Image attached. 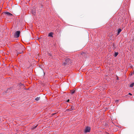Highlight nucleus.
Returning a JSON list of instances; mask_svg holds the SVG:
<instances>
[{
    "instance_id": "nucleus-5",
    "label": "nucleus",
    "mask_w": 134,
    "mask_h": 134,
    "mask_svg": "<svg viewBox=\"0 0 134 134\" xmlns=\"http://www.w3.org/2000/svg\"><path fill=\"white\" fill-rule=\"evenodd\" d=\"M80 55H81V57H82L84 58H85L86 57L87 54L84 52H82L80 53Z\"/></svg>"
},
{
    "instance_id": "nucleus-10",
    "label": "nucleus",
    "mask_w": 134,
    "mask_h": 134,
    "mask_svg": "<svg viewBox=\"0 0 134 134\" xmlns=\"http://www.w3.org/2000/svg\"><path fill=\"white\" fill-rule=\"evenodd\" d=\"M53 32H51L49 33L48 34V36L50 37H53Z\"/></svg>"
},
{
    "instance_id": "nucleus-24",
    "label": "nucleus",
    "mask_w": 134,
    "mask_h": 134,
    "mask_svg": "<svg viewBox=\"0 0 134 134\" xmlns=\"http://www.w3.org/2000/svg\"><path fill=\"white\" fill-rule=\"evenodd\" d=\"M133 74H134V71H133Z\"/></svg>"
},
{
    "instance_id": "nucleus-16",
    "label": "nucleus",
    "mask_w": 134,
    "mask_h": 134,
    "mask_svg": "<svg viewBox=\"0 0 134 134\" xmlns=\"http://www.w3.org/2000/svg\"><path fill=\"white\" fill-rule=\"evenodd\" d=\"M40 97H37V98H35V100H36V101H38V100H40Z\"/></svg>"
},
{
    "instance_id": "nucleus-19",
    "label": "nucleus",
    "mask_w": 134,
    "mask_h": 134,
    "mask_svg": "<svg viewBox=\"0 0 134 134\" xmlns=\"http://www.w3.org/2000/svg\"><path fill=\"white\" fill-rule=\"evenodd\" d=\"M70 100L69 99H68L67 100V102H69V101Z\"/></svg>"
},
{
    "instance_id": "nucleus-13",
    "label": "nucleus",
    "mask_w": 134,
    "mask_h": 134,
    "mask_svg": "<svg viewBox=\"0 0 134 134\" xmlns=\"http://www.w3.org/2000/svg\"><path fill=\"white\" fill-rule=\"evenodd\" d=\"M37 125H36V126H34V127H32V128H31V129L32 130H34L35 128H36V127H37Z\"/></svg>"
},
{
    "instance_id": "nucleus-9",
    "label": "nucleus",
    "mask_w": 134,
    "mask_h": 134,
    "mask_svg": "<svg viewBox=\"0 0 134 134\" xmlns=\"http://www.w3.org/2000/svg\"><path fill=\"white\" fill-rule=\"evenodd\" d=\"M122 31V30L121 29H119L118 30V32L117 33V35H119L120 32Z\"/></svg>"
},
{
    "instance_id": "nucleus-12",
    "label": "nucleus",
    "mask_w": 134,
    "mask_h": 134,
    "mask_svg": "<svg viewBox=\"0 0 134 134\" xmlns=\"http://www.w3.org/2000/svg\"><path fill=\"white\" fill-rule=\"evenodd\" d=\"M118 52H115V54L114 55V56L115 57H116L118 55Z\"/></svg>"
},
{
    "instance_id": "nucleus-6",
    "label": "nucleus",
    "mask_w": 134,
    "mask_h": 134,
    "mask_svg": "<svg viewBox=\"0 0 134 134\" xmlns=\"http://www.w3.org/2000/svg\"><path fill=\"white\" fill-rule=\"evenodd\" d=\"M75 110L73 106H72L71 107V108L70 109H66V111H71L73 110Z\"/></svg>"
},
{
    "instance_id": "nucleus-14",
    "label": "nucleus",
    "mask_w": 134,
    "mask_h": 134,
    "mask_svg": "<svg viewBox=\"0 0 134 134\" xmlns=\"http://www.w3.org/2000/svg\"><path fill=\"white\" fill-rule=\"evenodd\" d=\"M134 86V82L133 83H132L131 84L130 86V87H133Z\"/></svg>"
},
{
    "instance_id": "nucleus-7",
    "label": "nucleus",
    "mask_w": 134,
    "mask_h": 134,
    "mask_svg": "<svg viewBox=\"0 0 134 134\" xmlns=\"http://www.w3.org/2000/svg\"><path fill=\"white\" fill-rule=\"evenodd\" d=\"M16 51L17 52L16 55L17 56H18V54H20L22 53H23V51L22 50L20 51Z\"/></svg>"
},
{
    "instance_id": "nucleus-3",
    "label": "nucleus",
    "mask_w": 134,
    "mask_h": 134,
    "mask_svg": "<svg viewBox=\"0 0 134 134\" xmlns=\"http://www.w3.org/2000/svg\"><path fill=\"white\" fill-rule=\"evenodd\" d=\"M20 31H16L14 35V36L16 38H18L20 36Z\"/></svg>"
},
{
    "instance_id": "nucleus-23",
    "label": "nucleus",
    "mask_w": 134,
    "mask_h": 134,
    "mask_svg": "<svg viewBox=\"0 0 134 134\" xmlns=\"http://www.w3.org/2000/svg\"><path fill=\"white\" fill-rule=\"evenodd\" d=\"M117 101H118V100H116Z\"/></svg>"
},
{
    "instance_id": "nucleus-4",
    "label": "nucleus",
    "mask_w": 134,
    "mask_h": 134,
    "mask_svg": "<svg viewBox=\"0 0 134 134\" xmlns=\"http://www.w3.org/2000/svg\"><path fill=\"white\" fill-rule=\"evenodd\" d=\"M91 130V127H87L85 130V132L87 133L90 132Z\"/></svg>"
},
{
    "instance_id": "nucleus-11",
    "label": "nucleus",
    "mask_w": 134,
    "mask_h": 134,
    "mask_svg": "<svg viewBox=\"0 0 134 134\" xmlns=\"http://www.w3.org/2000/svg\"><path fill=\"white\" fill-rule=\"evenodd\" d=\"M19 87L20 86H23V87H22V88H24V87H25V86H24V85L23 84H22V83H20L19 84Z\"/></svg>"
},
{
    "instance_id": "nucleus-20",
    "label": "nucleus",
    "mask_w": 134,
    "mask_h": 134,
    "mask_svg": "<svg viewBox=\"0 0 134 134\" xmlns=\"http://www.w3.org/2000/svg\"><path fill=\"white\" fill-rule=\"evenodd\" d=\"M9 90H10V89H8L7 90V91H9Z\"/></svg>"
},
{
    "instance_id": "nucleus-8",
    "label": "nucleus",
    "mask_w": 134,
    "mask_h": 134,
    "mask_svg": "<svg viewBox=\"0 0 134 134\" xmlns=\"http://www.w3.org/2000/svg\"><path fill=\"white\" fill-rule=\"evenodd\" d=\"M4 13L6 15H13L11 13L7 12H4Z\"/></svg>"
},
{
    "instance_id": "nucleus-18",
    "label": "nucleus",
    "mask_w": 134,
    "mask_h": 134,
    "mask_svg": "<svg viewBox=\"0 0 134 134\" xmlns=\"http://www.w3.org/2000/svg\"><path fill=\"white\" fill-rule=\"evenodd\" d=\"M129 95H131V96L132 95V94L131 93H129Z\"/></svg>"
},
{
    "instance_id": "nucleus-1",
    "label": "nucleus",
    "mask_w": 134,
    "mask_h": 134,
    "mask_svg": "<svg viewBox=\"0 0 134 134\" xmlns=\"http://www.w3.org/2000/svg\"><path fill=\"white\" fill-rule=\"evenodd\" d=\"M25 49V47L23 45L21 44H18L17 47L15 48L16 51H21V50L23 52V50Z\"/></svg>"
},
{
    "instance_id": "nucleus-21",
    "label": "nucleus",
    "mask_w": 134,
    "mask_h": 134,
    "mask_svg": "<svg viewBox=\"0 0 134 134\" xmlns=\"http://www.w3.org/2000/svg\"><path fill=\"white\" fill-rule=\"evenodd\" d=\"M48 55H49L50 56H51V55H51V54L50 53H49L48 54Z\"/></svg>"
},
{
    "instance_id": "nucleus-2",
    "label": "nucleus",
    "mask_w": 134,
    "mask_h": 134,
    "mask_svg": "<svg viewBox=\"0 0 134 134\" xmlns=\"http://www.w3.org/2000/svg\"><path fill=\"white\" fill-rule=\"evenodd\" d=\"M71 60L70 59L66 58L65 59V62L63 63L62 65L64 66L68 65L71 63Z\"/></svg>"
},
{
    "instance_id": "nucleus-22",
    "label": "nucleus",
    "mask_w": 134,
    "mask_h": 134,
    "mask_svg": "<svg viewBox=\"0 0 134 134\" xmlns=\"http://www.w3.org/2000/svg\"><path fill=\"white\" fill-rule=\"evenodd\" d=\"M55 114V113H53V114H52V116H53V115H54V114Z\"/></svg>"
},
{
    "instance_id": "nucleus-17",
    "label": "nucleus",
    "mask_w": 134,
    "mask_h": 134,
    "mask_svg": "<svg viewBox=\"0 0 134 134\" xmlns=\"http://www.w3.org/2000/svg\"><path fill=\"white\" fill-rule=\"evenodd\" d=\"M130 76H132L133 75V73H132V72H131V73L130 74Z\"/></svg>"
},
{
    "instance_id": "nucleus-15",
    "label": "nucleus",
    "mask_w": 134,
    "mask_h": 134,
    "mask_svg": "<svg viewBox=\"0 0 134 134\" xmlns=\"http://www.w3.org/2000/svg\"><path fill=\"white\" fill-rule=\"evenodd\" d=\"M71 94H74L75 92V91L74 90H71Z\"/></svg>"
}]
</instances>
